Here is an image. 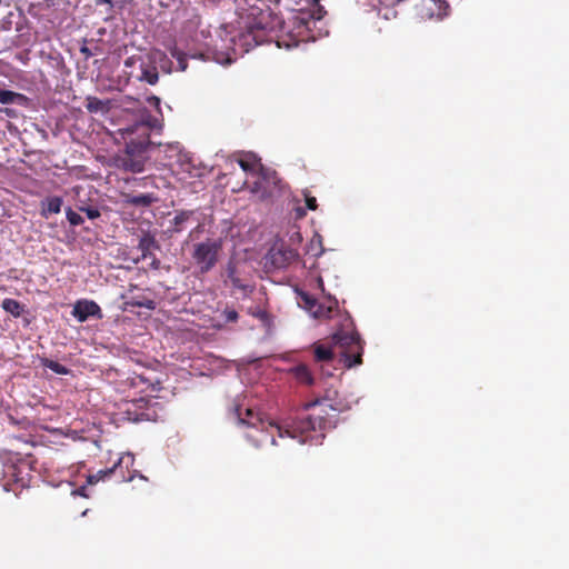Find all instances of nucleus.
<instances>
[{
  "label": "nucleus",
  "instance_id": "obj_1",
  "mask_svg": "<svg viewBox=\"0 0 569 569\" xmlns=\"http://www.w3.org/2000/svg\"><path fill=\"white\" fill-rule=\"evenodd\" d=\"M327 422V419L320 415L303 411L296 418L282 422L263 420L249 426L244 437L256 448H261L267 443L277 446L276 437L296 439L300 443H317L325 437L322 431Z\"/></svg>",
  "mask_w": 569,
  "mask_h": 569
},
{
  "label": "nucleus",
  "instance_id": "obj_2",
  "mask_svg": "<svg viewBox=\"0 0 569 569\" xmlns=\"http://www.w3.org/2000/svg\"><path fill=\"white\" fill-rule=\"evenodd\" d=\"M159 126L157 118L143 113L140 120L119 130L126 142L124 152L117 157L118 169L133 173L142 172L148 160L147 151L151 144L150 132Z\"/></svg>",
  "mask_w": 569,
  "mask_h": 569
},
{
  "label": "nucleus",
  "instance_id": "obj_3",
  "mask_svg": "<svg viewBox=\"0 0 569 569\" xmlns=\"http://www.w3.org/2000/svg\"><path fill=\"white\" fill-rule=\"evenodd\" d=\"M242 28L256 44L272 41L277 31L283 27V20L266 0H252L241 17Z\"/></svg>",
  "mask_w": 569,
  "mask_h": 569
},
{
  "label": "nucleus",
  "instance_id": "obj_4",
  "mask_svg": "<svg viewBox=\"0 0 569 569\" xmlns=\"http://www.w3.org/2000/svg\"><path fill=\"white\" fill-rule=\"evenodd\" d=\"M222 244L219 238H206L203 241L193 243L190 256L197 277H202L216 268L222 253Z\"/></svg>",
  "mask_w": 569,
  "mask_h": 569
},
{
  "label": "nucleus",
  "instance_id": "obj_5",
  "mask_svg": "<svg viewBox=\"0 0 569 569\" xmlns=\"http://www.w3.org/2000/svg\"><path fill=\"white\" fill-rule=\"evenodd\" d=\"M335 349L339 352V362L346 368L362 363L363 346L360 335L356 331H338L332 336Z\"/></svg>",
  "mask_w": 569,
  "mask_h": 569
},
{
  "label": "nucleus",
  "instance_id": "obj_6",
  "mask_svg": "<svg viewBox=\"0 0 569 569\" xmlns=\"http://www.w3.org/2000/svg\"><path fill=\"white\" fill-rule=\"evenodd\" d=\"M71 315L79 321L86 322L89 318L101 320L103 313L99 305L93 300L80 299L73 305Z\"/></svg>",
  "mask_w": 569,
  "mask_h": 569
},
{
  "label": "nucleus",
  "instance_id": "obj_7",
  "mask_svg": "<svg viewBox=\"0 0 569 569\" xmlns=\"http://www.w3.org/2000/svg\"><path fill=\"white\" fill-rule=\"evenodd\" d=\"M138 249L141 251L142 259H151L149 267L153 270H159L161 267V261L152 253L153 250L160 249V246L156 238L146 233L139 239Z\"/></svg>",
  "mask_w": 569,
  "mask_h": 569
},
{
  "label": "nucleus",
  "instance_id": "obj_8",
  "mask_svg": "<svg viewBox=\"0 0 569 569\" xmlns=\"http://www.w3.org/2000/svg\"><path fill=\"white\" fill-rule=\"evenodd\" d=\"M226 276L227 279L231 282L233 289H238L243 293L252 291V287L246 283V281L241 278L239 270V261H237L236 259L231 258L227 262Z\"/></svg>",
  "mask_w": 569,
  "mask_h": 569
},
{
  "label": "nucleus",
  "instance_id": "obj_9",
  "mask_svg": "<svg viewBox=\"0 0 569 569\" xmlns=\"http://www.w3.org/2000/svg\"><path fill=\"white\" fill-rule=\"evenodd\" d=\"M337 395L338 392L336 390L328 389L321 399L306 403L305 410H309L311 408H315L316 406H320L328 407L331 410L338 412L345 411L347 409V405L342 400L337 399Z\"/></svg>",
  "mask_w": 569,
  "mask_h": 569
},
{
  "label": "nucleus",
  "instance_id": "obj_10",
  "mask_svg": "<svg viewBox=\"0 0 569 569\" xmlns=\"http://www.w3.org/2000/svg\"><path fill=\"white\" fill-rule=\"evenodd\" d=\"M234 410H236L238 423L246 426L247 428L249 426H253V425H257V423L263 421L261 415L259 412H257L256 410H253L252 408L243 409L241 406H237L234 408Z\"/></svg>",
  "mask_w": 569,
  "mask_h": 569
},
{
  "label": "nucleus",
  "instance_id": "obj_11",
  "mask_svg": "<svg viewBox=\"0 0 569 569\" xmlns=\"http://www.w3.org/2000/svg\"><path fill=\"white\" fill-rule=\"evenodd\" d=\"M338 309V301L335 298H327L326 301L319 302L313 311H311V316L317 319H327L331 317V313Z\"/></svg>",
  "mask_w": 569,
  "mask_h": 569
},
{
  "label": "nucleus",
  "instance_id": "obj_12",
  "mask_svg": "<svg viewBox=\"0 0 569 569\" xmlns=\"http://www.w3.org/2000/svg\"><path fill=\"white\" fill-rule=\"evenodd\" d=\"M323 13L325 10L321 7H318V9L313 11L311 14H308L306 12H299L293 17V24L310 30V24H315L316 20H320L323 17Z\"/></svg>",
  "mask_w": 569,
  "mask_h": 569
},
{
  "label": "nucleus",
  "instance_id": "obj_13",
  "mask_svg": "<svg viewBox=\"0 0 569 569\" xmlns=\"http://www.w3.org/2000/svg\"><path fill=\"white\" fill-rule=\"evenodd\" d=\"M313 348V357L315 361L317 363H325L329 365L335 361V351L331 347L322 345V343H315L312 346Z\"/></svg>",
  "mask_w": 569,
  "mask_h": 569
},
{
  "label": "nucleus",
  "instance_id": "obj_14",
  "mask_svg": "<svg viewBox=\"0 0 569 569\" xmlns=\"http://www.w3.org/2000/svg\"><path fill=\"white\" fill-rule=\"evenodd\" d=\"M29 101L30 99L22 93L0 89V103L2 104H18L22 107H28Z\"/></svg>",
  "mask_w": 569,
  "mask_h": 569
},
{
  "label": "nucleus",
  "instance_id": "obj_15",
  "mask_svg": "<svg viewBox=\"0 0 569 569\" xmlns=\"http://www.w3.org/2000/svg\"><path fill=\"white\" fill-rule=\"evenodd\" d=\"M86 109L90 113H108L111 109L110 100H101L97 97L88 96L86 98Z\"/></svg>",
  "mask_w": 569,
  "mask_h": 569
},
{
  "label": "nucleus",
  "instance_id": "obj_16",
  "mask_svg": "<svg viewBox=\"0 0 569 569\" xmlns=\"http://www.w3.org/2000/svg\"><path fill=\"white\" fill-rule=\"evenodd\" d=\"M192 210H182L178 212L171 221V227L169 229L172 233H179L184 230L186 223L193 217Z\"/></svg>",
  "mask_w": 569,
  "mask_h": 569
},
{
  "label": "nucleus",
  "instance_id": "obj_17",
  "mask_svg": "<svg viewBox=\"0 0 569 569\" xmlns=\"http://www.w3.org/2000/svg\"><path fill=\"white\" fill-rule=\"evenodd\" d=\"M62 207L60 197H49L41 203V216L48 218L50 213H59Z\"/></svg>",
  "mask_w": 569,
  "mask_h": 569
},
{
  "label": "nucleus",
  "instance_id": "obj_18",
  "mask_svg": "<svg viewBox=\"0 0 569 569\" xmlns=\"http://www.w3.org/2000/svg\"><path fill=\"white\" fill-rule=\"evenodd\" d=\"M158 198L154 193H141L136 196H129L128 203L136 207H149L156 202Z\"/></svg>",
  "mask_w": 569,
  "mask_h": 569
},
{
  "label": "nucleus",
  "instance_id": "obj_19",
  "mask_svg": "<svg viewBox=\"0 0 569 569\" xmlns=\"http://www.w3.org/2000/svg\"><path fill=\"white\" fill-rule=\"evenodd\" d=\"M295 378L306 385L313 383V377L310 369L306 365H299L292 369Z\"/></svg>",
  "mask_w": 569,
  "mask_h": 569
},
{
  "label": "nucleus",
  "instance_id": "obj_20",
  "mask_svg": "<svg viewBox=\"0 0 569 569\" xmlns=\"http://www.w3.org/2000/svg\"><path fill=\"white\" fill-rule=\"evenodd\" d=\"M1 306L4 311L9 312L16 318L20 317L23 312L22 305L18 300L11 298L4 299Z\"/></svg>",
  "mask_w": 569,
  "mask_h": 569
},
{
  "label": "nucleus",
  "instance_id": "obj_21",
  "mask_svg": "<svg viewBox=\"0 0 569 569\" xmlns=\"http://www.w3.org/2000/svg\"><path fill=\"white\" fill-rule=\"evenodd\" d=\"M140 80L154 86L159 80V73L154 66L142 67Z\"/></svg>",
  "mask_w": 569,
  "mask_h": 569
},
{
  "label": "nucleus",
  "instance_id": "obj_22",
  "mask_svg": "<svg viewBox=\"0 0 569 569\" xmlns=\"http://www.w3.org/2000/svg\"><path fill=\"white\" fill-rule=\"evenodd\" d=\"M293 256H295V252L292 250H288V251L279 250L271 254V260L276 267L282 268L287 264L289 258H292Z\"/></svg>",
  "mask_w": 569,
  "mask_h": 569
},
{
  "label": "nucleus",
  "instance_id": "obj_23",
  "mask_svg": "<svg viewBox=\"0 0 569 569\" xmlns=\"http://www.w3.org/2000/svg\"><path fill=\"white\" fill-rule=\"evenodd\" d=\"M299 306H301L303 309H306L309 313L313 311V308L318 306L317 299H315L312 296L305 291H299Z\"/></svg>",
  "mask_w": 569,
  "mask_h": 569
},
{
  "label": "nucleus",
  "instance_id": "obj_24",
  "mask_svg": "<svg viewBox=\"0 0 569 569\" xmlns=\"http://www.w3.org/2000/svg\"><path fill=\"white\" fill-rule=\"evenodd\" d=\"M41 363L43 367L50 369L57 375H68L70 372V370L63 365L48 358H42Z\"/></svg>",
  "mask_w": 569,
  "mask_h": 569
},
{
  "label": "nucleus",
  "instance_id": "obj_25",
  "mask_svg": "<svg viewBox=\"0 0 569 569\" xmlns=\"http://www.w3.org/2000/svg\"><path fill=\"white\" fill-rule=\"evenodd\" d=\"M121 462H122V458H120L118 460V462L113 465L112 468H109L106 470H100L96 475L90 476L88 478V482L92 485V483H97L100 480H103L106 477H109L111 473H113L116 471V469L121 466Z\"/></svg>",
  "mask_w": 569,
  "mask_h": 569
},
{
  "label": "nucleus",
  "instance_id": "obj_26",
  "mask_svg": "<svg viewBox=\"0 0 569 569\" xmlns=\"http://www.w3.org/2000/svg\"><path fill=\"white\" fill-rule=\"evenodd\" d=\"M128 307H139L146 308L148 310H153L156 308V302L151 299H131L124 302L123 310H127Z\"/></svg>",
  "mask_w": 569,
  "mask_h": 569
},
{
  "label": "nucleus",
  "instance_id": "obj_27",
  "mask_svg": "<svg viewBox=\"0 0 569 569\" xmlns=\"http://www.w3.org/2000/svg\"><path fill=\"white\" fill-rule=\"evenodd\" d=\"M169 51H170L171 57L178 61L179 69L181 71H184L188 67L186 54L180 49H178L177 46H172L169 49Z\"/></svg>",
  "mask_w": 569,
  "mask_h": 569
},
{
  "label": "nucleus",
  "instance_id": "obj_28",
  "mask_svg": "<svg viewBox=\"0 0 569 569\" xmlns=\"http://www.w3.org/2000/svg\"><path fill=\"white\" fill-rule=\"evenodd\" d=\"M238 163L246 172H254L257 167L260 166L256 159H240Z\"/></svg>",
  "mask_w": 569,
  "mask_h": 569
},
{
  "label": "nucleus",
  "instance_id": "obj_29",
  "mask_svg": "<svg viewBox=\"0 0 569 569\" xmlns=\"http://www.w3.org/2000/svg\"><path fill=\"white\" fill-rule=\"evenodd\" d=\"M66 216L71 226H80L83 223V218L71 208L66 210Z\"/></svg>",
  "mask_w": 569,
  "mask_h": 569
},
{
  "label": "nucleus",
  "instance_id": "obj_30",
  "mask_svg": "<svg viewBox=\"0 0 569 569\" xmlns=\"http://www.w3.org/2000/svg\"><path fill=\"white\" fill-rule=\"evenodd\" d=\"M128 381L130 382V386H132V387L149 386L151 383L148 378H146L141 375H133L132 377L128 378Z\"/></svg>",
  "mask_w": 569,
  "mask_h": 569
},
{
  "label": "nucleus",
  "instance_id": "obj_31",
  "mask_svg": "<svg viewBox=\"0 0 569 569\" xmlns=\"http://www.w3.org/2000/svg\"><path fill=\"white\" fill-rule=\"evenodd\" d=\"M80 211L84 212L87 214V217L91 220L93 219H97L100 217V211L98 208H94V207H80L79 208Z\"/></svg>",
  "mask_w": 569,
  "mask_h": 569
},
{
  "label": "nucleus",
  "instance_id": "obj_32",
  "mask_svg": "<svg viewBox=\"0 0 569 569\" xmlns=\"http://www.w3.org/2000/svg\"><path fill=\"white\" fill-rule=\"evenodd\" d=\"M222 315L227 322H236L239 318V315L234 309H226Z\"/></svg>",
  "mask_w": 569,
  "mask_h": 569
},
{
  "label": "nucleus",
  "instance_id": "obj_33",
  "mask_svg": "<svg viewBox=\"0 0 569 569\" xmlns=\"http://www.w3.org/2000/svg\"><path fill=\"white\" fill-rule=\"evenodd\" d=\"M320 370H321L322 376L332 377L335 367L332 366V362L329 365L322 363V365H320Z\"/></svg>",
  "mask_w": 569,
  "mask_h": 569
},
{
  "label": "nucleus",
  "instance_id": "obj_34",
  "mask_svg": "<svg viewBox=\"0 0 569 569\" xmlns=\"http://www.w3.org/2000/svg\"><path fill=\"white\" fill-rule=\"evenodd\" d=\"M126 412L128 415V419L131 420V421H141V420L149 419L148 415L144 413V412L134 413V416H132V413H131V411L129 409Z\"/></svg>",
  "mask_w": 569,
  "mask_h": 569
},
{
  "label": "nucleus",
  "instance_id": "obj_35",
  "mask_svg": "<svg viewBox=\"0 0 569 569\" xmlns=\"http://www.w3.org/2000/svg\"><path fill=\"white\" fill-rule=\"evenodd\" d=\"M306 207L309 210H316L318 208L317 199L312 196L306 194Z\"/></svg>",
  "mask_w": 569,
  "mask_h": 569
},
{
  "label": "nucleus",
  "instance_id": "obj_36",
  "mask_svg": "<svg viewBox=\"0 0 569 569\" xmlns=\"http://www.w3.org/2000/svg\"><path fill=\"white\" fill-rule=\"evenodd\" d=\"M250 313L256 317V318H259L260 320H266L268 318V313L267 311L264 310H261V309H257L254 311H250Z\"/></svg>",
  "mask_w": 569,
  "mask_h": 569
},
{
  "label": "nucleus",
  "instance_id": "obj_37",
  "mask_svg": "<svg viewBox=\"0 0 569 569\" xmlns=\"http://www.w3.org/2000/svg\"><path fill=\"white\" fill-rule=\"evenodd\" d=\"M148 101H149L150 104H152V106H154L157 108H159V106H160V99L158 97H156V96H152V97L148 98Z\"/></svg>",
  "mask_w": 569,
  "mask_h": 569
},
{
  "label": "nucleus",
  "instance_id": "obj_38",
  "mask_svg": "<svg viewBox=\"0 0 569 569\" xmlns=\"http://www.w3.org/2000/svg\"><path fill=\"white\" fill-rule=\"evenodd\" d=\"M306 216V210L301 207L296 208V217L301 219Z\"/></svg>",
  "mask_w": 569,
  "mask_h": 569
},
{
  "label": "nucleus",
  "instance_id": "obj_39",
  "mask_svg": "<svg viewBox=\"0 0 569 569\" xmlns=\"http://www.w3.org/2000/svg\"><path fill=\"white\" fill-rule=\"evenodd\" d=\"M1 111L6 113L8 117H16V111L13 109L4 108Z\"/></svg>",
  "mask_w": 569,
  "mask_h": 569
},
{
  "label": "nucleus",
  "instance_id": "obj_40",
  "mask_svg": "<svg viewBox=\"0 0 569 569\" xmlns=\"http://www.w3.org/2000/svg\"><path fill=\"white\" fill-rule=\"evenodd\" d=\"M250 191L252 193H258L260 191V182H254L253 186L250 188Z\"/></svg>",
  "mask_w": 569,
  "mask_h": 569
},
{
  "label": "nucleus",
  "instance_id": "obj_41",
  "mask_svg": "<svg viewBox=\"0 0 569 569\" xmlns=\"http://www.w3.org/2000/svg\"><path fill=\"white\" fill-rule=\"evenodd\" d=\"M81 53H83L86 56V58L90 57L91 56V51L89 50L88 47L83 46L81 49H80Z\"/></svg>",
  "mask_w": 569,
  "mask_h": 569
},
{
  "label": "nucleus",
  "instance_id": "obj_42",
  "mask_svg": "<svg viewBox=\"0 0 569 569\" xmlns=\"http://www.w3.org/2000/svg\"><path fill=\"white\" fill-rule=\"evenodd\" d=\"M96 4L97 6H100V4H110V6H112V0H96Z\"/></svg>",
  "mask_w": 569,
  "mask_h": 569
},
{
  "label": "nucleus",
  "instance_id": "obj_43",
  "mask_svg": "<svg viewBox=\"0 0 569 569\" xmlns=\"http://www.w3.org/2000/svg\"><path fill=\"white\" fill-rule=\"evenodd\" d=\"M150 180H151V178H150V177H144V178L142 179V181H143V186H147V184H148V182H149Z\"/></svg>",
  "mask_w": 569,
  "mask_h": 569
}]
</instances>
